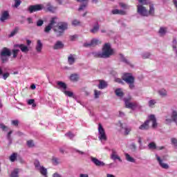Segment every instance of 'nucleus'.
Masks as SVG:
<instances>
[{
    "label": "nucleus",
    "mask_w": 177,
    "mask_h": 177,
    "mask_svg": "<svg viewBox=\"0 0 177 177\" xmlns=\"http://www.w3.org/2000/svg\"><path fill=\"white\" fill-rule=\"evenodd\" d=\"M12 125L14 127H18L19 126V120H14L11 121Z\"/></svg>",
    "instance_id": "nucleus-53"
},
{
    "label": "nucleus",
    "mask_w": 177,
    "mask_h": 177,
    "mask_svg": "<svg viewBox=\"0 0 177 177\" xmlns=\"http://www.w3.org/2000/svg\"><path fill=\"white\" fill-rule=\"evenodd\" d=\"M19 52H20V50L19 49H13L12 50V57L14 59H16V57H17V55H19Z\"/></svg>",
    "instance_id": "nucleus-41"
},
{
    "label": "nucleus",
    "mask_w": 177,
    "mask_h": 177,
    "mask_svg": "<svg viewBox=\"0 0 177 177\" xmlns=\"http://www.w3.org/2000/svg\"><path fill=\"white\" fill-rule=\"evenodd\" d=\"M65 136H66V138H68V139H71V140H73V139H74V138L75 137V134L69 131L65 133Z\"/></svg>",
    "instance_id": "nucleus-39"
},
{
    "label": "nucleus",
    "mask_w": 177,
    "mask_h": 177,
    "mask_svg": "<svg viewBox=\"0 0 177 177\" xmlns=\"http://www.w3.org/2000/svg\"><path fill=\"white\" fill-rule=\"evenodd\" d=\"M9 77V73H6L3 74V78L4 80H7V78Z\"/></svg>",
    "instance_id": "nucleus-63"
},
{
    "label": "nucleus",
    "mask_w": 177,
    "mask_h": 177,
    "mask_svg": "<svg viewBox=\"0 0 177 177\" xmlns=\"http://www.w3.org/2000/svg\"><path fill=\"white\" fill-rule=\"evenodd\" d=\"M111 156H117V155H118V152H117V150L115 149H112L111 150Z\"/></svg>",
    "instance_id": "nucleus-58"
},
{
    "label": "nucleus",
    "mask_w": 177,
    "mask_h": 177,
    "mask_svg": "<svg viewBox=\"0 0 177 177\" xmlns=\"http://www.w3.org/2000/svg\"><path fill=\"white\" fill-rule=\"evenodd\" d=\"M14 48H19V49L23 52L24 53H27L30 50L28 49V47L24 44H15L14 46Z\"/></svg>",
    "instance_id": "nucleus-14"
},
{
    "label": "nucleus",
    "mask_w": 177,
    "mask_h": 177,
    "mask_svg": "<svg viewBox=\"0 0 177 177\" xmlns=\"http://www.w3.org/2000/svg\"><path fill=\"white\" fill-rule=\"evenodd\" d=\"M115 93L116 96H118L119 97H122V96H124V93L122 92V90L121 88H117L115 91Z\"/></svg>",
    "instance_id": "nucleus-33"
},
{
    "label": "nucleus",
    "mask_w": 177,
    "mask_h": 177,
    "mask_svg": "<svg viewBox=\"0 0 177 177\" xmlns=\"http://www.w3.org/2000/svg\"><path fill=\"white\" fill-rule=\"evenodd\" d=\"M173 50L176 53V55L177 56V48L176 45L173 46Z\"/></svg>",
    "instance_id": "nucleus-64"
},
{
    "label": "nucleus",
    "mask_w": 177,
    "mask_h": 177,
    "mask_svg": "<svg viewBox=\"0 0 177 177\" xmlns=\"http://www.w3.org/2000/svg\"><path fill=\"white\" fill-rule=\"evenodd\" d=\"M141 56L142 59H151V57H153V55H151V53L149 52L142 53Z\"/></svg>",
    "instance_id": "nucleus-28"
},
{
    "label": "nucleus",
    "mask_w": 177,
    "mask_h": 177,
    "mask_svg": "<svg viewBox=\"0 0 177 177\" xmlns=\"http://www.w3.org/2000/svg\"><path fill=\"white\" fill-rule=\"evenodd\" d=\"M119 124H120V127H122V129L124 130V135H129V132H131V131H132L131 127L127 126L126 124L121 123V122H119Z\"/></svg>",
    "instance_id": "nucleus-15"
},
{
    "label": "nucleus",
    "mask_w": 177,
    "mask_h": 177,
    "mask_svg": "<svg viewBox=\"0 0 177 177\" xmlns=\"http://www.w3.org/2000/svg\"><path fill=\"white\" fill-rule=\"evenodd\" d=\"M10 56H12L10 50L6 47L3 48L0 54V59L2 63H7V62H9Z\"/></svg>",
    "instance_id": "nucleus-5"
},
{
    "label": "nucleus",
    "mask_w": 177,
    "mask_h": 177,
    "mask_svg": "<svg viewBox=\"0 0 177 177\" xmlns=\"http://www.w3.org/2000/svg\"><path fill=\"white\" fill-rule=\"evenodd\" d=\"M137 12L138 15L143 16L144 17L149 16V11L147 9H146V8H145V6L142 5L138 6Z\"/></svg>",
    "instance_id": "nucleus-9"
},
{
    "label": "nucleus",
    "mask_w": 177,
    "mask_h": 177,
    "mask_svg": "<svg viewBox=\"0 0 177 177\" xmlns=\"http://www.w3.org/2000/svg\"><path fill=\"white\" fill-rule=\"evenodd\" d=\"M27 146L28 147H34V141H32V140H28V141H27Z\"/></svg>",
    "instance_id": "nucleus-52"
},
{
    "label": "nucleus",
    "mask_w": 177,
    "mask_h": 177,
    "mask_svg": "<svg viewBox=\"0 0 177 177\" xmlns=\"http://www.w3.org/2000/svg\"><path fill=\"white\" fill-rule=\"evenodd\" d=\"M152 122V128H157V119H156V116L154 115H150L148 116V120H147L144 123H142L139 127L138 129L141 131H147L149 129V123Z\"/></svg>",
    "instance_id": "nucleus-1"
},
{
    "label": "nucleus",
    "mask_w": 177,
    "mask_h": 177,
    "mask_svg": "<svg viewBox=\"0 0 177 177\" xmlns=\"http://www.w3.org/2000/svg\"><path fill=\"white\" fill-rule=\"evenodd\" d=\"M119 6H120L122 9H129V6L124 3H120Z\"/></svg>",
    "instance_id": "nucleus-48"
},
{
    "label": "nucleus",
    "mask_w": 177,
    "mask_h": 177,
    "mask_svg": "<svg viewBox=\"0 0 177 177\" xmlns=\"http://www.w3.org/2000/svg\"><path fill=\"white\" fill-rule=\"evenodd\" d=\"M35 102V100L34 99H30L28 100V104L29 105L34 104Z\"/></svg>",
    "instance_id": "nucleus-62"
},
{
    "label": "nucleus",
    "mask_w": 177,
    "mask_h": 177,
    "mask_svg": "<svg viewBox=\"0 0 177 177\" xmlns=\"http://www.w3.org/2000/svg\"><path fill=\"white\" fill-rule=\"evenodd\" d=\"M0 129L4 132H8V131H9V128L3 124H0Z\"/></svg>",
    "instance_id": "nucleus-43"
},
{
    "label": "nucleus",
    "mask_w": 177,
    "mask_h": 177,
    "mask_svg": "<svg viewBox=\"0 0 177 177\" xmlns=\"http://www.w3.org/2000/svg\"><path fill=\"white\" fill-rule=\"evenodd\" d=\"M73 26H75L76 27L77 26H80V21L75 19L72 21Z\"/></svg>",
    "instance_id": "nucleus-56"
},
{
    "label": "nucleus",
    "mask_w": 177,
    "mask_h": 177,
    "mask_svg": "<svg viewBox=\"0 0 177 177\" xmlns=\"http://www.w3.org/2000/svg\"><path fill=\"white\" fill-rule=\"evenodd\" d=\"M171 145H174L175 147H177V139L175 138H171Z\"/></svg>",
    "instance_id": "nucleus-50"
},
{
    "label": "nucleus",
    "mask_w": 177,
    "mask_h": 177,
    "mask_svg": "<svg viewBox=\"0 0 177 177\" xmlns=\"http://www.w3.org/2000/svg\"><path fill=\"white\" fill-rule=\"evenodd\" d=\"M122 80L128 84L131 89H135V77L131 73H124L122 76Z\"/></svg>",
    "instance_id": "nucleus-4"
},
{
    "label": "nucleus",
    "mask_w": 177,
    "mask_h": 177,
    "mask_svg": "<svg viewBox=\"0 0 177 177\" xmlns=\"http://www.w3.org/2000/svg\"><path fill=\"white\" fill-rule=\"evenodd\" d=\"M44 25V20L39 19L37 21V27H41Z\"/></svg>",
    "instance_id": "nucleus-55"
},
{
    "label": "nucleus",
    "mask_w": 177,
    "mask_h": 177,
    "mask_svg": "<svg viewBox=\"0 0 177 177\" xmlns=\"http://www.w3.org/2000/svg\"><path fill=\"white\" fill-rule=\"evenodd\" d=\"M167 29L165 27H160L158 30V34L160 37H164L167 34Z\"/></svg>",
    "instance_id": "nucleus-23"
},
{
    "label": "nucleus",
    "mask_w": 177,
    "mask_h": 177,
    "mask_svg": "<svg viewBox=\"0 0 177 177\" xmlns=\"http://www.w3.org/2000/svg\"><path fill=\"white\" fill-rule=\"evenodd\" d=\"M70 80L71 81H73V82H77V81H78V80H80V76L78 75V74H72L70 76Z\"/></svg>",
    "instance_id": "nucleus-29"
},
{
    "label": "nucleus",
    "mask_w": 177,
    "mask_h": 177,
    "mask_svg": "<svg viewBox=\"0 0 177 177\" xmlns=\"http://www.w3.org/2000/svg\"><path fill=\"white\" fill-rule=\"evenodd\" d=\"M42 46H43V44L41 40L40 39L37 40V45L35 47V49L37 53H41V52H42Z\"/></svg>",
    "instance_id": "nucleus-20"
},
{
    "label": "nucleus",
    "mask_w": 177,
    "mask_h": 177,
    "mask_svg": "<svg viewBox=\"0 0 177 177\" xmlns=\"http://www.w3.org/2000/svg\"><path fill=\"white\" fill-rule=\"evenodd\" d=\"M111 55H113V49H111V44H110V43H106L102 48V52H98L97 53L98 57L103 59H107V57H110Z\"/></svg>",
    "instance_id": "nucleus-2"
},
{
    "label": "nucleus",
    "mask_w": 177,
    "mask_h": 177,
    "mask_svg": "<svg viewBox=\"0 0 177 177\" xmlns=\"http://www.w3.org/2000/svg\"><path fill=\"white\" fill-rule=\"evenodd\" d=\"M130 149H131L133 150V151H135V150H136V145H135V143H131L130 145Z\"/></svg>",
    "instance_id": "nucleus-59"
},
{
    "label": "nucleus",
    "mask_w": 177,
    "mask_h": 177,
    "mask_svg": "<svg viewBox=\"0 0 177 177\" xmlns=\"http://www.w3.org/2000/svg\"><path fill=\"white\" fill-rule=\"evenodd\" d=\"M53 49L55 50H57L59 49H63L64 48V44H63V42L60 41H57L53 46Z\"/></svg>",
    "instance_id": "nucleus-18"
},
{
    "label": "nucleus",
    "mask_w": 177,
    "mask_h": 177,
    "mask_svg": "<svg viewBox=\"0 0 177 177\" xmlns=\"http://www.w3.org/2000/svg\"><path fill=\"white\" fill-rule=\"evenodd\" d=\"M98 88L99 89H104L105 88H107V83L104 80H100Z\"/></svg>",
    "instance_id": "nucleus-25"
},
{
    "label": "nucleus",
    "mask_w": 177,
    "mask_h": 177,
    "mask_svg": "<svg viewBox=\"0 0 177 177\" xmlns=\"http://www.w3.org/2000/svg\"><path fill=\"white\" fill-rule=\"evenodd\" d=\"M112 15H125V11L118 9H115L111 11Z\"/></svg>",
    "instance_id": "nucleus-31"
},
{
    "label": "nucleus",
    "mask_w": 177,
    "mask_h": 177,
    "mask_svg": "<svg viewBox=\"0 0 177 177\" xmlns=\"http://www.w3.org/2000/svg\"><path fill=\"white\" fill-rule=\"evenodd\" d=\"M53 165H58V164H59V158H53Z\"/></svg>",
    "instance_id": "nucleus-54"
},
{
    "label": "nucleus",
    "mask_w": 177,
    "mask_h": 177,
    "mask_svg": "<svg viewBox=\"0 0 177 177\" xmlns=\"http://www.w3.org/2000/svg\"><path fill=\"white\" fill-rule=\"evenodd\" d=\"M27 21L28 24H32V23H34V20L32 19V17H28Z\"/></svg>",
    "instance_id": "nucleus-60"
},
{
    "label": "nucleus",
    "mask_w": 177,
    "mask_h": 177,
    "mask_svg": "<svg viewBox=\"0 0 177 177\" xmlns=\"http://www.w3.org/2000/svg\"><path fill=\"white\" fill-rule=\"evenodd\" d=\"M19 5H21V0H15V8H19Z\"/></svg>",
    "instance_id": "nucleus-49"
},
{
    "label": "nucleus",
    "mask_w": 177,
    "mask_h": 177,
    "mask_svg": "<svg viewBox=\"0 0 177 177\" xmlns=\"http://www.w3.org/2000/svg\"><path fill=\"white\" fill-rule=\"evenodd\" d=\"M171 118L173 121V122H175V124H177V111L175 110H173L171 115Z\"/></svg>",
    "instance_id": "nucleus-22"
},
{
    "label": "nucleus",
    "mask_w": 177,
    "mask_h": 177,
    "mask_svg": "<svg viewBox=\"0 0 177 177\" xmlns=\"http://www.w3.org/2000/svg\"><path fill=\"white\" fill-rule=\"evenodd\" d=\"M156 158L161 168H162L163 169H168L169 168V165H168V164L167 163L163 162L162 160L158 155L156 154Z\"/></svg>",
    "instance_id": "nucleus-12"
},
{
    "label": "nucleus",
    "mask_w": 177,
    "mask_h": 177,
    "mask_svg": "<svg viewBox=\"0 0 177 177\" xmlns=\"http://www.w3.org/2000/svg\"><path fill=\"white\" fill-rule=\"evenodd\" d=\"M67 28H68V24L67 22L59 23L58 27L54 28L55 35L57 37H62Z\"/></svg>",
    "instance_id": "nucleus-3"
},
{
    "label": "nucleus",
    "mask_w": 177,
    "mask_h": 177,
    "mask_svg": "<svg viewBox=\"0 0 177 177\" xmlns=\"http://www.w3.org/2000/svg\"><path fill=\"white\" fill-rule=\"evenodd\" d=\"M75 57H77V55L74 54L69 55L68 57V63L70 66H73L75 63Z\"/></svg>",
    "instance_id": "nucleus-19"
},
{
    "label": "nucleus",
    "mask_w": 177,
    "mask_h": 177,
    "mask_svg": "<svg viewBox=\"0 0 177 177\" xmlns=\"http://www.w3.org/2000/svg\"><path fill=\"white\" fill-rule=\"evenodd\" d=\"M19 30H20L19 26L15 27L14 30H12L10 34L8 35V38H12V37H15V35L17 34V32H19Z\"/></svg>",
    "instance_id": "nucleus-24"
},
{
    "label": "nucleus",
    "mask_w": 177,
    "mask_h": 177,
    "mask_svg": "<svg viewBox=\"0 0 177 177\" xmlns=\"http://www.w3.org/2000/svg\"><path fill=\"white\" fill-rule=\"evenodd\" d=\"M57 17H53V18L51 19L50 22L49 24H50V26H53V24H56V20H57Z\"/></svg>",
    "instance_id": "nucleus-51"
},
{
    "label": "nucleus",
    "mask_w": 177,
    "mask_h": 177,
    "mask_svg": "<svg viewBox=\"0 0 177 177\" xmlns=\"http://www.w3.org/2000/svg\"><path fill=\"white\" fill-rule=\"evenodd\" d=\"M44 9V6L42 4H37L34 6H30L28 10L30 13H34V12H39Z\"/></svg>",
    "instance_id": "nucleus-10"
},
{
    "label": "nucleus",
    "mask_w": 177,
    "mask_h": 177,
    "mask_svg": "<svg viewBox=\"0 0 177 177\" xmlns=\"http://www.w3.org/2000/svg\"><path fill=\"white\" fill-rule=\"evenodd\" d=\"M53 28V26H52V25L48 24L47 26H46L44 32H49Z\"/></svg>",
    "instance_id": "nucleus-46"
},
{
    "label": "nucleus",
    "mask_w": 177,
    "mask_h": 177,
    "mask_svg": "<svg viewBox=\"0 0 177 177\" xmlns=\"http://www.w3.org/2000/svg\"><path fill=\"white\" fill-rule=\"evenodd\" d=\"M12 133H13L12 131H10L7 134V140H8V145H12Z\"/></svg>",
    "instance_id": "nucleus-35"
},
{
    "label": "nucleus",
    "mask_w": 177,
    "mask_h": 177,
    "mask_svg": "<svg viewBox=\"0 0 177 177\" xmlns=\"http://www.w3.org/2000/svg\"><path fill=\"white\" fill-rule=\"evenodd\" d=\"M64 93L66 95L68 96V97H73V96H74V93L71 91H64Z\"/></svg>",
    "instance_id": "nucleus-44"
},
{
    "label": "nucleus",
    "mask_w": 177,
    "mask_h": 177,
    "mask_svg": "<svg viewBox=\"0 0 177 177\" xmlns=\"http://www.w3.org/2000/svg\"><path fill=\"white\" fill-rule=\"evenodd\" d=\"M46 9L48 10V12H50V13H55L57 8L52 6L50 3H47L46 5Z\"/></svg>",
    "instance_id": "nucleus-17"
},
{
    "label": "nucleus",
    "mask_w": 177,
    "mask_h": 177,
    "mask_svg": "<svg viewBox=\"0 0 177 177\" xmlns=\"http://www.w3.org/2000/svg\"><path fill=\"white\" fill-rule=\"evenodd\" d=\"M17 160V153H13L10 156V161L11 162H15Z\"/></svg>",
    "instance_id": "nucleus-36"
},
{
    "label": "nucleus",
    "mask_w": 177,
    "mask_h": 177,
    "mask_svg": "<svg viewBox=\"0 0 177 177\" xmlns=\"http://www.w3.org/2000/svg\"><path fill=\"white\" fill-rule=\"evenodd\" d=\"M99 28H100V26H99V24H95L93 28L91 29V32H92V34H96V32H97V31H99Z\"/></svg>",
    "instance_id": "nucleus-30"
},
{
    "label": "nucleus",
    "mask_w": 177,
    "mask_h": 177,
    "mask_svg": "<svg viewBox=\"0 0 177 177\" xmlns=\"http://www.w3.org/2000/svg\"><path fill=\"white\" fill-rule=\"evenodd\" d=\"M120 59L123 62L125 63V64H128L129 66H131V62H129L125 57H124V55L120 54Z\"/></svg>",
    "instance_id": "nucleus-32"
},
{
    "label": "nucleus",
    "mask_w": 177,
    "mask_h": 177,
    "mask_svg": "<svg viewBox=\"0 0 177 177\" xmlns=\"http://www.w3.org/2000/svg\"><path fill=\"white\" fill-rule=\"evenodd\" d=\"M102 95V91L94 90V97L95 99H99V97Z\"/></svg>",
    "instance_id": "nucleus-42"
},
{
    "label": "nucleus",
    "mask_w": 177,
    "mask_h": 177,
    "mask_svg": "<svg viewBox=\"0 0 177 177\" xmlns=\"http://www.w3.org/2000/svg\"><path fill=\"white\" fill-rule=\"evenodd\" d=\"M172 118H171V119L169 118H166L165 119V124H171L172 122Z\"/></svg>",
    "instance_id": "nucleus-61"
},
{
    "label": "nucleus",
    "mask_w": 177,
    "mask_h": 177,
    "mask_svg": "<svg viewBox=\"0 0 177 177\" xmlns=\"http://www.w3.org/2000/svg\"><path fill=\"white\" fill-rule=\"evenodd\" d=\"M157 103V100H150L148 102V106L149 107H151L153 109V107H154V104H156Z\"/></svg>",
    "instance_id": "nucleus-38"
},
{
    "label": "nucleus",
    "mask_w": 177,
    "mask_h": 177,
    "mask_svg": "<svg viewBox=\"0 0 177 177\" xmlns=\"http://www.w3.org/2000/svg\"><path fill=\"white\" fill-rule=\"evenodd\" d=\"M148 15H154V6L151 5L149 6V11L148 12Z\"/></svg>",
    "instance_id": "nucleus-45"
},
{
    "label": "nucleus",
    "mask_w": 177,
    "mask_h": 177,
    "mask_svg": "<svg viewBox=\"0 0 177 177\" xmlns=\"http://www.w3.org/2000/svg\"><path fill=\"white\" fill-rule=\"evenodd\" d=\"M139 3H141L142 5H147L149 3V1L147 0H138Z\"/></svg>",
    "instance_id": "nucleus-57"
},
{
    "label": "nucleus",
    "mask_w": 177,
    "mask_h": 177,
    "mask_svg": "<svg viewBox=\"0 0 177 177\" xmlns=\"http://www.w3.org/2000/svg\"><path fill=\"white\" fill-rule=\"evenodd\" d=\"M98 139L102 145H104L107 141V135H106V131L101 124L98 125Z\"/></svg>",
    "instance_id": "nucleus-6"
},
{
    "label": "nucleus",
    "mask_w": 177,
    "mask_h": 177,
    "mask_svg": "<svg viewBox=\"0 0 177 177\" xmlns=\"http://www.w3.org/2000/svg\"><path fill=\"white\" fill-rule=\"evenodd\" d=\"M148 147L149 149H150L151 150H156L157 149V145H156L155 142H150L148 145Z\"/></svg>",
    "instance_id": "nucleus-40"
},
{
    "label": "nucleus",
    "mask_w": 177,
    "mask_h": 177,
    "mask_svg": "<svg viewBox=\"0 0 177 177\" xmlns=\"http://www.w3.org/2000/svg\"><path fill=\"white\" fill-rule=\"evenodd\" d=\"M111 160H113V161H117V160H118L120 162H122V159H121V157L118 155L111 156Z\"/></svg>",
    "instance_id": "nucleus-34"
},
{
    "label": "nucleus",
    "mask_w": 177,
    "mask_h": 177,
    "mask_svg": "<svg viewBox=\"0 0 177 177\" xmlns=\"http://www.w3.org/2000/svg\"><path fill=\"white\" fill-rule=\"evenodd\" d=\"M101 44L100 40L98 39H93L90 43H86L84 44V46H96L97 45H99Z\"/></svg>",
    "instance_id": "nucleus-13"
},
{
    "label": "nucleus",
    "mask_w": 177,
    "mask_h": 177,
    "mask_svg": "<svg viewBox=\"0 0 177 177\" xmlns=\"http://www.w3.org/2000/svg\"><path fill=\"white\" fill-rule=\"evenodd\" d=\"M10 177H19V169H15L10 174Z\"/></svg>",
    "instance_id": "nucleus-37"
},
{
    "label": "nucleus",
    "mask_w": 177,
    "mask_h": 177,
    "mask_svg": "<svg viewBox=\"0 0 177 177\" xmlns=\"http://www.w3.org/2000/svg\"><path fill=\"white\" fill-rule=\"evenodd\" d=\"M57 89H60V91L64 92L66 91V89H67V85L63 82L58 81L57 82Z\"/></svg>",
    "instance_id": "nucleus-16"
},
{
    "label": "nucleus",
    "mask_w": 177,
    "mask_h": 177,
    "mask_svg": "<svg viewBox=\"0 0 177 177\" xmlns=\"http://www.w3.org/2000/svg\"><path fill=\"white\" fill-rule=\"evenodd\" d=\"M8 18H9V12L4 11V12H3V13L1 15L0 21L3 22V21H5V20H8Z\"/></svg>",
    "instance_id": "nucleus-21"
},
{
    "label": "nucleus",
    "mask_w": 177,
    "mask_h": 177,
    "mask_svg": "<svg viewBox=\"0 0 177 177\" xmlns=\"http://www.w3.org/2000/svg\"><path fill=\"white\" fill-rule=\"evenodd\" d=\"M90 159H91V162H93V164H94V165H95V167H104V165H106V163H104V162H103L93 156H91Z\"/></svg>",
    "instance_id": "nucleus-11"
},
{
    "label": "nucleus",
    "mask_w": 177,
    "mask_h": 177,
    "mask_svg": "<svg viewBox=\"0 0 177 177\" xmlns=\"http://www.w3.org/2000/svg\"><path fill=\"white\" fill-rule=\"evenodd\" d=\"M88 6V4L86 3H84L83 4H82L80 6V7L78 8V10H85V9H86V6Z\"/></svg>",
    "instance_id": "nucleus-47"
},
{
    "label": "nucleus",
    "mask_w": 177,
    "mask_h": 177,
    "mask_svg": "<svg viewBox=\"0 0 177 177\" xmlns=\"http://www.w3.org/2000/svg\"><path fill=\"white\" fill-rule=\"evenodd\" d=\"M34 165L37 171H39L44 177H48V169L41 165L39 160H36L34 162Z\"/></svg>",
    "instance_id": "nucleus-7"
},
{
    "label": "nucleus",
    "mask_w": 177,
    "mask_h": 177,
    "mask_svg": "<svg viewBox=\"0 0 177 177\" xmlns=\"http://www.w3.org/2000/svg\"><path fill=\"white\" fill-rule=\"evenodd\" d=\"M124 156H125V159L129 162H136V160H135V158L131 157V156L129 155V153H124Z\"/></svg>",
    "instance_id": "nucleus-26"
},
{
    "label": "nucleus",
    "mask_w": 177,
    "mask_h": 177,
    "mask_svg": "<svg viewBox=\"0 0 177 177\" xmlns=\"http://www.w3.org/2000/svg\"><path fill=\"white\" fill-rule=\"evenodd\" d=\"M131 98H124V104L127 109H131V110H136V109H140V104L138 102H129Z\"/></svg>",
    "instance_id": "nucleus-8"
},
{
    "label": "nucleus",
    "mask_w": 177,
    "mask_h": 177,
    "mask_svg": "<svg viewBox=\"0 0 177 177\" xmlns=\"http://www.w3.org/2000/svg\"><path fill=\"white\" fill-rule=\"evenodd\" d=\"M158 93H159L160 96H161V97H167V96L168 95V92L167 91V90H165L164 88L159 90Z\"/></svg>",
    "instance_id": "nucleus-27"
}]
</instances>
